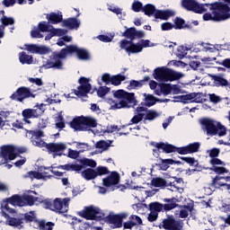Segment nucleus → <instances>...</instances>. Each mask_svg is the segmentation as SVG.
Wrapping results in <instances>:
<instances>
[{
    "mask_svg": "<svg viewBox=\"0 0 230 230\" xmlns=\"http://www.w3.org/2000/svg\"><path fill=\"white\" fill-rule=\"evenodd\" d=\"M209 78L214 81V84L216 87H227L229 83L227 79H226L225 74H210Z\"/></svg>",
    "mask_w": 230,
    "mask_h": 230,
    "instance_id": "nucleus-22",
    "label": "nucleus"
},
{
    "mask_svg": "<svg viewBox=\"0 0 230 230\" xmlns=\"http://www.w3.org/2000/svg\"><path fill=\"white\" fill-rule=\"evenodd\" d=\"M218 123L219 122H217L208 118H204L201 119L202 129H204L206 134L209 136L217 135Z\"/></svg>",
    "mask_w": 230,
    "mask_h": 230,
    "instance_id": "nucleus-17",
    "label": "nucleus"
},
{
    "mask_svg": "<svg viewBox=\"0 0 230 230\" xmlns=\"http://www.w3.org/2000/svg\"><path fill=\"white\" fill-rule=\"evenodd\" d=\"M110 146L111 145L105 142V140H100L95 144V148L102 149V151L107 150L108 148H110Z\"/></svg>",
    "mask_w": 230,
    "mask_h": 230,
    "instance_id": "nucleus-53",
    "label": "nucleus"
},
{
    "mask_svg": "<svg viewBox=\"0 0 230 230\" xmlns=\"http://www.w3.org/2000/svg\"><path fill=\"white\" fill-rule=\"evenodd\" d=\"M66 32L63 29H54L50 31L51 37H61L64 36Z\"/></svg>",
    "mask_w": 230,
    "mask_h": 230,
    "instance_id": "nucleus-63",
    "label": "nucleus"
},
{
    "mask_svg": "<svg viewBox=\"0 0 230 230\" xmlns=\"http://www.w3.org/2000/svg\"><path fill=\"white\" fill-rule=\"evenodd\" d=\"M144 113H138L137 115L134 116L131 120H129V125L132 124H137L138 122H141L144 119Z\"/></svg>",
    "mask_w": 230,
    "mask_h": 230,
    "instance_id": "nucleus-55",
    "label": "nucleus"
},
{
    "mask_svg": "<svg viewBox=\"0 0 230 230\" xmlns=\"http://www.w3.org/2000/svg\"><path fill=\"white\" fill-rule=\"evenodd\" d=\"M44 113L43 103L34 106V108L25 109L22 111L24 119H38Z\"/></svg>",
    "mask_w": 230,
    "mask_h": 230,
    "instance_id": "nucleus-16",
    "label": "nucleus"
},
{
    "mask_svg": "<svg viewBox=\"0 0 230 230\" xmlns=\"http://www.w3.org/2000/svg\"><path fill=\"white\" fill-rule=\"evenodd\" d=\"M224 179L222 176H215L214 179H212V182L209 183V187L211 188H216V189H220L221 187H226V185H228L229 183H222L219 182L218 181Z\"/></svg>",
    "mask_w": 230,
    "mask_h": 230,
    "instance_id": "nucleus-39",
    "label": "nucleus"
},
{
    "mask_svg": "<svg viewBox=\"0 0 230 230\" xmlns=\"http://www.w3.org/2000/svg\"><path fill=\"white\" fill-rule=\"evenodd\" d=\"M120 102H126L127 105L131 106L132 108L137 105V100H135V93H129L128 95L120 98Z\"/></svg>",
    "mask_w": 230,
    "mask_h": 230,
    "instance_id": "nucleus-37",
    "label": "nucleus"
},
{
    "mask_svg": "<svg viewBox=\"0 0 230 230\" xmlns=\"http://www.w3.org/2000/svg\"><path fill=\"white\" fill-rule=\"evenodd\" d=\"M25 47H27L26 49L31 54L45 55L49 53V48L45 46L40 47L38 45L31 44L25 45Z\"/></svg>",
    "mask_w": 230,
    "mask_h": 230,
    "instance_id": "nucleus-25",
    "label": "nucleus"
},
{
    "mask_svg": "<svg viewBox=\"0 0 230 230\" xmlns=\"http://www.w3.org/2000/svg\"><path fill=\"white\" fill-rule=\"evenodd\" d=\"M83 166H89L91 168H96L97 163L94 160L84 158L80 161Z\"/></svg>",
    "mask_w": 230,
    "mask_h": 230,
    "instance_id": "nucleus-45",
    "label": "nucleus"
},
{
    "mask_svg": "<svg viewBox=\"0 0 230 230\" xmlns=\"http://www.w3.org/2000/svg\"><path fill=\"white\" fill-rule=\"evenodd\" d=\"M178 99L181 101V103H184V104L202 102L201 93H192L179 96Z\"/></svg>",
    "mask_w": 230,
    "mask_h": 230,
    "instance_id": "nucleus-20",
    "label": "nucleus"
},
{
    "mask_svg": "<svg viewBox=\"0 0 230 230\" xmlns=\"http://www.w3.org/2000/svg\"><path fill=\"white\" fill-rule=\"evenodd\" d=\"M23 198V202L25 203V206H34L35 201H37V198L34 196L27 195L22 197Z\"/></svg>",
    "mask_w": 230,
    "mask_h": 230,
    "instance_id": "nucleus-48",
    "label": "nucleus"
},
{
    "mask_svg": "<svg viewBox=\"0 0 230 230\" xmlns=\"http://www.w3.org/2000/svg\"><path fill=\"white\" fill-rule=\"evenodd\" d=\"M77 55L79 60L86 61L90 59V53L84 49L78 48L76 45H67L59 52L55 51L51 53L50 59L44 65L45 69H64V59L68 56Z\"/></svg>",
    "mask_w": 230,
    "mask_h": 230,
    "instance_id": "nucleus-1",
    "label": "nucleus"
},
{
    "mask_svg": "<svg viewBox=\"0 0 230 230\" xmlns=\"http://www.w3.org/2000/svg\"><path fill=\"white\" fill-rule=\"evenodd\" d=\"M92 90V84L87 85H79L77 87V90H74V93L75 96L81 98V97H86L88 93H90Z\"/></svg>",
    "mask_w": 230,
    "mask_h": 230,
    "instance_id": "nucleus-29",
    "label": "nucleus"
},
{
    "mask_svg": "<svg viewBox=\"0 0 230 230\" xmlns=\"http://www.w3.org/2000/svg\"><path fill=\"white\" fill-rule=\"evenodd\" d=\"M144 7L143 3L140 1H135L131 5L132 11L136 13H140Z\"/></svg>",
    "mask_w": 230,
    "mask_h": 230,
    "instance_id": "nucleus-51",
    "label": "nucleus"
},
{
    "mask_svg": "<svg viewBox=\"0 0 230 230\" xmlns=\"http://www.w3.org/2000/svg\"><path fill=\"white\" fill-rule=\"evenodd\" d=\"M151 184L155 188H162V187H174V181H166L165 179L161 177L153 178L151 181Z\"/></svg>",
    "mask_w": 230,
    "mask_h": 230,
    "instance_id": "nucleus-27",
    "label": "nucleus"
},
{
    "mask_svg": "<svg viewBox=\"0 0 230 230\" xmlns=\"http://www.w3.org/2000/svg\"><path fill=\"white\" fill-rule=\"evenodd\" d=\"M200 149V142H194L190 143L188 146H182L179 150V155H190V154H196Z\"/></svg>",
    "mask_w": 230,
    "mask_h": 230,
    "instance_id": "nucleus-23",
    "label": "nucleus"
},
{
    "mask_svg": "<svg viewBox=\"0 0 230 230\" xmlns=\"http://www.w3.org/2000/svg\"><path fill=\"white\" fill-rule=\"evenodd\" d=\"M184 75L174 72L173 69L167 66H158L153 71V78L159 82H173L183 78Z\"/></svg>",
    "mask_w": 230,
    "mask_h": 230,
    "instance_id": "nucleus-4",
    "label": "nucleus"
},
{
    "mask_svg": "<svg viewBox=\"0 0 230 230\" xmlns=\"http://www.w3.org/2000/svg\"><path fill=\"white\" fill-rule=\"evenodd\" d=\"M84 151H76L71 148H68V153L67 155H66V156H67L70 159H77L78 157H80V153H82Z\"/></svg>",
    "mask_w": 230,
    "mask_h": 230,
    "instance_id": "nucleus-50",
    "label": "nucleus"
},
{
    "mask_svg": "<svg viewBox=\"0 0 230 230\" xmlns=\"http://www.w3.org/2000/svg\"><path fill=\"white\" fill-rule=\"evenodd\" d=\"M130 93H128L124 90H118L114 93V97L116 99L121 100L122 98H124L125 96H127L128 94H129Z\"/></svg>",
    "mask_w": 230,
    "mask_h": 230,
    "instance_id": "nucleus-61",
    "label": "nucleus"
},
{
    "mask_svg": "<svg viewBox=\"0 0 230 230\" xmlns=\"http://www.w3.org/2000/svg\"><path fill=\"white\" fill-rule=\"evenodd\" d=\"M69 125L75 131L86 132L91 128H97L98 123L96 119L82 115L74 118V119L69 122Z\"/></svg>",
    "mask_w": 230,
    "mask_h": 230,
    "instance_id": "nucleus-3",
    "label": "nucleus"
},
{
    "mask_svg": "<svg viewBox=\"0 0 230 230\" xmlns=\"http://www.w3.org/2000/svg\"><path fill=\"white\" fill-rule=\"evenodd\" d=\"M2 26L7 27L8 25H13L14 24V19L11 17L4 16L1 18Z\"/></svg>",
    "mask_w": 230,
    "mask_h": 230,
    "instance_id": "nucleus-52",
    "label": "nucleus"
},
{
    "mask_svg": "<svg viewBox=\"0 0 230 230\" xmlns=\"http://www.w3.org/2000/svg\"><path fill=\"white\" fill-rule=\"evenodd\" d=\"M172 85L170 84H161V92L163 93V95L164 96H168L171 94L172 93Z\"/></svg>",
    "mask_w": 230,
    "mask_h": 230,
    "instance_id": "nucleus-46",
    "label": "nucleus"
},
{
    "mask_svg": "<svg viewBox=\"0 0 230 230\" xmlns=\"http://www.w3.org/2000/svg\"><path fill=\"white\" fill-rule=\"evenodd\" d=\"M44 147L48 149L49 154H54V158L66 156V155L64 154V152L65 150L67 149V146L63 142H58V143L50 142L47 145H44Z\"/></svg>",
    "mask_w": 230,
    "mask_h": 230,
    "instance_id": "nucleus-14",
    "label": "nucleus"
},
{
    "mask_svg": "<svg viewBox=\"0 0 230 230\" xmlns=\"http://www.w3.org/2000/svg\"><path fill=\"white\" fill-rule=\"evenodd\" d=\"M157 11L159 10L156 9L155 6L152 4L144 5V8L141 10V12H143L145 15H147L148 17L154 15Z\"/></svg>",
    "mask_w": 230,
    "mask_h": 230,
    "instance_id": "nucleus-36",
    "label": "nucleus"
},
{
    "mask_svg": "<svg viewBox=\"0 0 230 230\" xmlns=\"http://www.w3.org/2000/svg\"><path fill=\"white\" fill-rule=\"evenodd\" d=\"M182 162H185L186 164H189V166H194L195 169L191 170L192 172H200L201 171V166H199V162L198 160H195L194 157H179Z\"/></svg>",
    "mask_w": 230,
    "mask_h": 230,
    "instance_id": "nucleus-30",
    "label": "nucleus"
},
{
    "mask_svg": "<svg viewBox=\"0 0 230 230\" xmlns=\"http://www.w3.org/2000/svg\"><path fill=\"white\" fill-rule=\"evenodd\" d=\"M185 24V21L183 18H179V17H176L174 19V29L175 30H182L183 29V26Z\"/></svg>",
    "mask_w": 230,
    "mask_h": 230,
    "instance_id": "nucleus-49",
    "label": "nucleus"
},
{
    "mask_svg": "<svg viewBox=\"0 0 230 230\" xmlns=\"http://www.w3.org/2000/svg\"><path fill=\"white\" fill-rule=\"evenodd\" d=\"M122 37L129 40V41H134L136 40H141L145 38V32L143 31H137L135 27H129L122 32Z\"/></svg>",
    "mask_w": 230,
    "mask_h": 230,
    "instance_id": "nucleus-19",
    "label": "nucleus"
},
{
    "mask_svg": "<svg viewBox=\"0 0 230 230\" xmlns=\"http://www.w3.org/2000/svg\"><path fill=\"white\" fill-rule=\"evenodd\" d=\"M144 84L140 81L131 80L129 81V85L128 86V90L135 89V88H141L143 87Z\"/></svg>",
    "mask_w": 230,
    "mask_h": 230,
    "instance_id": "nucleus-54",
    "label": "nucleus"
},
{
    "mask_svg": "<svg viewBox=\"0 0 230 230\" xmlns=\"http://www.w3.org/2000/svg\"><path fill=\"white\" fill-rule=\"evenodd\" d=\"M95 172L99 176H103L110 173V171L108 170V168L103 166L97 167V171Z\"/></svg>",
    "mask_w": 230,
    "mask_h": 230,
    "instance_id": "nucleus-62",
    "label": "nucleus"
},
{
    "mask_svg": "<svg viewBox=\"0 0 230 230\" xmlns=\"http://www.w3.org/2000/svg\"><path fill=\"white\" fill-rule=\"evenodd\" d=\"M144 97H145L146 106H147L148 108L154 106L157 102L160 101L150 93H144Z\"/></svg>",
    "mask_w": 230,
    "mask_h": 230,
    "instance_id": "nucleus-38",
    "label": "nucleus"
},
{
    "mask_svg": "<svg viewBox=\"0 0 230 230\" xmlns=\"http://www.w3.org/2000/svg\"><path fill=\"white\" fill-rule=\"evenodd\" d=\"M106 221L114 226V228L123 227V220L112 215L106 216Z\"/></svg>",
    "mask_w": 230,
    "mask_h": 230,
    "instance_id": "nucleus-34",
    "label": "nucleus"
},
{
    "mask_svg": "<svg viewBox=\"0 0 230 230\" xmlns=\"http://www.w3.org/2000/svg\"><path fill=\"white\" fill-rule=\"evenodd\" d=\"M209 164L212 165V167H217V165H222L225 166L226 164L225 162H222L220 159H218L217 157L216 158H211V160H209Z\"/></svg>",
    "mask_w": 230,
    "mask_h": 230,
    "instance_id": "nucleus-60",
    "label": "nucleus"
},
{
    "mask_svg": "<svg viewBox=\"0 0 230 230\" xmlns=\"http://www.w3.org/2000/svg\"><path fill=\"white\" fill-rule=\"evenodd\" d=\"M158 117H160V114L156 111L149 110V111H147V113H146L145 119L152 121V120L157 119Z\"/></svg>",
    "mask_w": 230,
    "mask_h": 230,
    "instance_id": "nucleus-43",
    "label": "nucleus"
},
{
    "mask_svg": "<svg viewBox=\"0 0 230 230\" xmlns=\"http://www.w3.org/2000/svg\"><path fill=\"white\" fill-rule=\"evenodd\" d=\"M62 24L65 28L68 30H78L80 28V22L77 18H67L62 22Z\"/></svg>",
    "mask_w": 230,
    "mask_h": 230,
    "instance_id": "nucleus-28",
    "label": "nucleus"
},
{
    "mask_svg": "<svg viewBox=\"0 0 230 230\" xmlns=\"http://www.w3.org/2000/svg\"><path fill=\"white\" fill-rule=\"evenodd\" d=\"M57 169H61L66 172H80L82 169H84V166L81 164H64V165H58L56 167Z\"/></svg>",
    "mask_w": 230,
    "mask_h": 230,
    "instance_id": "nucleus-32",
    "label": "nucleus"
},
{
    "mask_svg": "<svg viewBox=\"0 0 230 230\" xmlns=\"http://www.w3.org/2000/svg\"><path fill=\"white\" fill-rule=\"evenodd\" d=\"M50 169H53V166H51V167L40 166V167H39L38 171H39L40 173H41L42 176H45V178L51 179L52 176L48 175L49 172H45V171L50 170Z\"/></svg>",
    "mask_w": 230,
    "mask_h": 230,
    "instance_id": "nucleus-57",
    "label": "nucleus"
},
{
    "mask_svg": "<svg viewBox=\"0 0 230 230\" xmlns=\"http://www.w3.org/2000/svg\"><path fill=\"white\" fill-rule=\"evenodd\" d=\"M209 171L215 172V173H217V174L228 173V170L225 167L214 166L209 168Z\"/></svg>",
    "mask_w": 230,
    "mask_h": 230,
    "instance_id": "nucleus-56",
    "label": "nucleus"
},
{
    "mask_svg": "<svg viewBox=\"0 0 230 230\" xmlns=\"http://www.w3.org/2000/svg\"><path fill=\"white\" fill-rule=\"evenodd\" d=\"M148 210L151 211V213H161V212L171 211L172 208L170 205H164L163 203L155 201V202L149 203Z\"/></svg>",
    "mask_w": 230,
    "mask_h": 230,
    "instance_id": "nucleus-21",
    "label": "nucleus"
},
{
    "mask_svg": "<svg viewBox=\"0 0 230 230\" xmlns=\"http://www.w3.org/2000/svg\"><path fill=\"white\" fill-rule=\"evenodd\" d=\"M177 199L172 198V199H163V202L165 204H163V206H171V210H173L178 207L177 204Z\"/></svg>",
    "mask_w": 230,
    "mask_h": 230,
    "instance_id": "nucleus-42",
    "label": "nucleus"
},
{
    "mask_svg": "<svg viewBox=\"0 0 230 230\" xmlns=\"http://www.w3.org/2000/svg\"><path fill=\"white\" fill-rule=\"evenodd\" d=\"M19 62H21L22 65L33 64V57H31V55H28L26 52H20Z\"/></svg>",
    "mask_w": 230,
    "mask_h": 230,
    "instance_id": "nucleus-35",
    "label": "nucleus"
},
{
    "mask_svg": "<svg viewBox=\"0 0 230 230\" xmlns=\"http://www.w3.org/2000/svg\"><path fill=\"white\" fill-rule=\"evenodd\" d=\"M27 134L31 136V142L32 146H38L40 148L44 147L48 143L44 142L41 137H44L43 130H27Z\"/></svg>",
    "mask_w": 230,
    "mask_h": 230,
    "instance_id": "nucleus-15",
    "label": "nucleus"
},
{
    "mask_svg": "<svg viewBox=\"0 0 230 230\" xmlns=\"http://www.w3.org/2000/svg\"><path fill=\"white\" fill-rule=\"evenodd\" d=\"M70 201V198L55 199L51 210L59 214L67 213Z\"/></svg>",
    "mask_w": 230,
    "mask_h": 230,
    "instance_id": "nucleus-18",
    "label": "nucleus"
},
{
    "mask_svg": "<svg viewBox=\"0 0 230 230\" xmlns=\"http://www.w3.org/2000/svg\"><path fill=\"white\" fill-rule=\"evenodd\" d=\"M37 30L40 32H48L49 31V25L47 24V22H39Z\"/></svg>",
    "mask_w": 230,
    "mask_h": 230,
    "instance_id": "nucleus-58",
    "label": "nucleus"
},
{
    "mask_svg": "<svg viewBox=\"0 0 230 230\" xmlns=\"http://www.w3.org/2000/svg\"><path fill=\"white\" fill-rule=\"evenodd\" d=\"M47 20L51 24H58L60 22H63V14L61 13H50V14L47 15Z\"/></svg>",
    "mask_w": 230,
    "mask_h": 230,
    "instance_id": "nucleus-33",
    "label": "nucleus"
},
{
    "mask_svg": "<svg viewBox=\"0 0 230 230\" xmlns=\"http://www.w3.org/2000/svg\"><path fill=\"white\" fill-rule=\"evenodd\" d=\"M111 91V88L108 86H100L97 91V96L99 98H103L107 93H109Z\"/></svg>",
    "mask_w": 230,
    "mask_h": 230,
    "instance_id": "nucleus-47",
    "label": "nucleus"
},
{
    "mask_svg": "<svg viewBox=\"0 0 230 230\" xmlns=\"http://www.w3.org/2000/svg\"><path fill=\"white\" fill-rule=\"evenodd\" d=\"M7 219V226L12 227H20L25 224H34L32 227L39 230H53L55 224L52 222L46 223L45 220H40L37 217L35 211L31 210L28 213L19 214L18 217H4Z\"/></svg>",
    "mask_w": 230,
    "mask_h": 230,
    "instance_id": "nucleus-2",
    "label": "nucleus"
},
{
    "mask_svg": "<svg viewBox=\"0 0 230 230\" xmlns=\"http://www.w3.org/2000/svg\"><path fill=\"white\" fill-rule=\"evenodd\" d=\"M150 47L149 40H141L140 42L135 43L134 41L128 40H121L120 49H124L128 54H138L145 48Z\"/></svg>",
    "mask_w": 230,
    "mask_h": 230,
    "instance_id": "nucleus-6",
    "label": "nucleus"
},
{
    "mask_svg": "<svg viewBox=\"0 0 230 230\" xmlns=\"http://www.w3.org/2000/svg\"><path fill=\"white\" fill-rule=\"evenodd\" d=\"M209 4H199L196 0H182L181 6L186 11L192 12L195 13H207V8L205 6H208Z\"/></svg>",
    "mask_w": 230,
    "mask_h": 230,
    "instance_id": "nucleus-12",
    "label": "nucleus"
},
{
    "mask_svg": "<svg viewBox=\"0 0 230 230\" xmlns=\"http://www.w3.org/2000/svg\"><path fill=\"white\" fill-rule=\"evenodd\" d=\"M122 108H132L131 106H129V105H128L127 104V102H124V101H120V102H117V103H114V104H112L111 106V109L112 110V111H117V110H120V109H122Z\"/></svg>",
    "mask_w": 230,
    "mask_h": 230,
    "instance_id": "nucleus-44",
    "label": "nucleus"
},
{
    "mask_svg": "<svg viewBox=\"0 0 230 230\" xmlns=\"http://www.w3.org/2000/svg\"><path fill=\"white\" fill-rule=\"evenodd\" d=\"M79 217L87 220L102 221L104 218V213L101 209L93 206L85 207L84 210L78 212Z\"/></svg>",
    "mask_w": 230,
    "mask_h": 230,
    "instance_id": "nucleus-11",
    "label": "nucleus"
},
{
    "mask_svg": "<svg viewBox=\"0 0 230 230\" xmlns=\"http://www.w3.org/2000/svg\"><path fill=\"white\" fill-rule=\"evenodd\" d=\"M8 205L13 207H24L25 203L23 198L18 194L4 199L1 203V215L4 217H8V214L14 215L17 213L16 209L11 208Z\"/></svg>",
    "mask_w": 230,
    "mask_h": 230,
    "instance_id": "nucleus-5",
    "label": "nucleus"
},
{
    "mask_svg": "<svg viewBox=\"0 0 230 230\" xmlns=\"http://www.w3.org/2000/svg\"><path fill=\"white\" fill-rule=\"evenodd\" d=\"M159 229L163 230H183V220L176 219L174 216H167L159 223Z\"/></svg>",
    "mask_w": 230,
    "mask_h": 230,
    "instance_id": "nucleus-9",
    "label": "nucleus"
},
{
    "mask_svg": "<svg viewBox=\"0 0 230 230\" xmlns=\"http://www.w3.org/2000/svg\"><path fill=\"white\" fill-rule=\"evenodd\" d=\"M25 177L29 178V179H36V180H44L45 176L43 174H41L40 172H35V171H31L28 172L27 174L25 175Z\"/></svg>",
    "mask_w": 230,
    "mask_h": 230,
    "instance_id": "nucleus-41",
    "label": "nucleus"
},
{
    "mask_svg": "<svg viewBox=\"0 0 230 230\" xmlns=\"http://www.w3.org/2000/svg\"><path fill=\"white\" fill-rule=\"evenodd\" d=\"M216 64L219 66H223L226 69H228L230 71V58H225L221 61L216 62Z\"/></svg>",
    "mask_w": 230,
    "mask_h": 230,
    "instance_id": "nucleus-59",
    "label": "nucleus"
},
{
    "mask_svg": "<svg viewBox=\"0 0 230 230\" xmlns=\"http://www.w3.org/2000/svg\"><path fill=\"white\" fill-rule=\"evenodd\" d=\"M127 79V76L122 75L121 74H118L116 75L111 76V85H120L122 82Z\"/></svg>",
    "mask_w": 230,
    "mask_h": 230,
    "instance_id": "nucleus-40",
    "label": "nucleus"
},
{
    "mask_svg": "<svg viewBox=\"0 0 230 230\" xmlns=\"http://www.w3.org/2000/svg\"><path fill=\"white\" fill-rule=\"evenodd\" d=\"M173 28L175 27L171 22H163L161 25V30L163 31H168L173 30Z\"/></svg>",
    "mask_w": 230,
    "mask_h": 230,
    "instance_id": "nucleus-64",
    "label": "nucleus"
},
{
    "mask_svg": "<svg viewBox=\"0 0 230 230\" xmlns=\"http://www.w3.org/2000/svg\"><path fill=\"white\" fill-rule=\"evenodd\" d=\"M120 174L118 172H111V174L102 179V186L105 188H111V191H115L120 189L121 191L127 190V187L123 184H119Z\"/></svg>",
    "mask_w": 230,
    "mask_h": 230,
    "instance_id": "nucleus-7",
    "label": "nucleus"
},
{
    "mask_svg": "<svg viewBox=\"0 0 230 230\" xmlns=\"http://www.w3.org/2000/svg\"><path fill=\"white\" fill-rule=\"evenodd\" d=\"M211 7L209 9L215 10L217 12H214V18L216 21H225L230 18V7L227 4H222L221 2H216L214 4H209Z\"/></svg>",
    "mask_w": 230,
    "mask_h": 230,
    "instance_id": "nucleus-8",
    "label": "nucleus"
},
{
    "mask_svg": "<svg viewBox=\"0 0 230 230\" xmlns=\"http://www.w3.org/2000/svg\"><path fill=\"white\" fill-rule=\"evenodd\" d=\"M0 149H1L0 157H2L3 159L0 162V166L4 164H7L12 161H14V159H16L18 156L16 153V147H14L12 145H4L0 147Z\"/></svg>",
    "mask_w": 230,
    "mask_h": 230,
    "instance_id": "nucleus-10",
    "label": "nucleus"
},
{
    "mask_svg": "<svg viewBox=\"0 0 230 230\" xmlns=\"http://www.w3.org/2000/svg\"><path fill=\"white\" fill-rule=\"evenodd\" d=\"M157 149H162L165 154L178 153L181 147H176L174 145H171L164 142H158L155 145H153Z\"/></svg>",
    "mask_w": 230,
    "mask_h": 230,
    "instance_id": "nucleus-24",
    "label": "nucleus"
},
{
    "mask_svg": "<svg viewBox=\"0 0 230 230\" xmlns=\"http://www.w3.org/2000/svg\"><path fill=\"white\" fill-rule=\"evenodd\" d=\"M9 98H11L12 101L22 103L23 101L28 98H35V94L31 93L30 87L21 86L17 91L13 93Z\"/></svg>",
    "mask_w": 230,
    "mask_h": 230,
    "instance_id": "nucleus-13",
    "label": "nucleus"
},
{
    "mask_svg": "<svg viewBox=\"0 0 230 230\" xmlns=\"http://www.w3.org/2000/svg\"><path fill=\"white\" fill-rule=\"evenodd\" d=\"M81 176L85 181H92V180L96 179L99 175L96 172V170L92 169V168H87V169L84 170L83 172H81Z\"/></svg>",
    "mask_w": 230,
    "mask_h": 230,
    "instance_id": "nucleus-31",
    "label": "nucleus"
},
{
    "mask_svg": "<svg viewBox=\"0 0 230 230\" xmlns=\"http://www.w3.org/2000/svg\"><path fill=\"white\" fill-rule=\"evenodd\" d=\"M175 15V13L171 10H157L153 16H155V20H164L167 21L170 18L173 17Z\"/></svg>",
    "mask_w": 230,
    "mask_h": 230,
    "instance_id": "nucleus-26",
    "label": "nucleus"
}]
</instances>
